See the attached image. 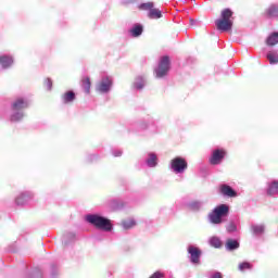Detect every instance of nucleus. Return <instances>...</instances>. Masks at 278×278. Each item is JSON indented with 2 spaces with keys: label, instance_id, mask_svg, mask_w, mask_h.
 Listing matches in <instances>:
<instances>
[{
  "label": "nucleus",
  "instance_id": "16",
  "mask_svg": "<svg viewBox=\"0 0 278 278\" xmlns=\"http://www.w3.org/2000/svg\"><path fill=\"white\" fill-rule=\"evenodd\" d=\"M162 12L161 10H159L157 8H154V3H153V7L151 8L148 16L149 18H162Z\"/></svg>",
  "mask_w": 278,
  "mask_h": 278
},
{
  "label": "nucleus",
  "instance_id": "2",
  "mask_svg": "<svg viewBox=\"0 0 278 278\" xmlns=\"http://www.w3.org/2000/svg\"><path fill=\"white\" fill-rule=\"evenodd\" d=\"M86 220L99 229H105L106 231L112 229L110 219H106V217H101V215H87Z\"/></svg>",
  "mask_w": 278,
  "mask_h": 278
},
{
  "label": "nucleus",
  "instance_id": "12",
  "mask_svg": "<svg viewBox=\"0 0 278 278\" xmlns=\"http://www.w3.org/2000/svg\"><path fill=\"white\" fill-rule=\"evenodd\" d=\"M264 15L267 17V18H275L278 16V5H269V8H267V10H265V13Z\"/></svg>",
  "mask_w": 278,
  "mask_h": 278
},
{
  "label": "nucleus",
  "instance_id": "33",
  "mask_svg": "<svg viewBox=\"0 0 278 278\" xmlns=\"http://www.w3.org/2000/svg\"><path fill=\"white\" fill-rule=\"evenodd\" d=\"M236 229H237V226H235V224H230L228 226V231H236Z\"/></svg>",
  "mask_w": 278,
  "mask_h": 278
},
{
  "label": "nucleus",
  "instance_id": "3",
  "mask_svg": "<svg viewBox=\"0 0 278 278\" xmlns=\"http://www.w3.org/2000/svg\"><path fill=\"white\" fill-rule=\"evenodd\" d=\"M228 214L229 206H227V204H220L210 213L208 218L211 223H223V216H228Z\"/></svg>",
  "mask_w": 278,
  "mask_h": 278
},
{
  "label": "nucleus",
  "instance_id": "9",
  "mask_svg": "<svg viewBox=\"0 0 278 278\" xmlns=\"http://www.w3.org/2000/svg\"><path fill=\"white\" fill-rule=\"evenodd\" d=\"M29 106V102L26 98H16L12 102V109L13 111H18L21 112L23 109H27Z\"/></svg>",
  "mask_w": 278,
  "mask_h": 278
},
{
  "label": "nucleus",
  "instance_id": "4",
  "mask_svg": "<svg viewBox=\"0 0 278 278\" xmlns=\"http://www.w3.org/2000/svg\"><path fill=\"white\" fill-rule=\"evenodd\" d=\"M170 71V56L164 55L161 56L159 61V67L155 70V75L159 78H162L163 76H166Z\"/></svg>",
  "mask_w": 278,
  "mask_h": 278
},
{
  "label": "nucleus",
  "instance_id": "6",
  "mask_svg": "<svg viewBox=\"0 0 278 278\" xmlns=\"http://www.w3.org/2000/svg\"><path fill=\"white\" fill-rule=\"evenodd\" d=\"M226 154L227 152L224 149L214 150L210 157L211 165H219L224 161Z\"/></svg>",
  "mask_w": 278,
  "mask_h": 278
},
{
  "label": "nucleus",
  "instance_id": "22",
  "mask_svg": "<svg viewBox=\"0 0 278 278\" xmlns=\"http://www.w3.org/2000/svg\"><path fill=\"white\" fill-rule=\"evenodd\" d=\"M147 164L149 167H155V165H157L156 154H150L149 159L147 160Z\"/></svg>",
  "mask_w": 278,
  "mask_h": 278
},
{
  "label": "nucleus",
  "instance_id": "19",
  "mask_svg": "<svg viewBox=\"0 0 278 278\" xmlns=\"http://www.w3.org/2000/svg\"><path fill=\"white\" fill-rule=\"evenodd\" d=\"M142 31H143L142 25H135V27L130 29V34L131 36H134V38H138L139 36H141Z\"/></svg>",
  "mask_w": 278,
  "mask_h": 278
},
{
  "label": "nucleus",
  "instance_id": "31",
  "mask_svg": "<svg viewBox=\"0 0 278 278\" xmlns=\"http://www.w3.org/2000/svg\"><path fill=\"white\" fill-rule=\"evenodd\" d=\"M150 278H164V273H161L160 270H156V273H153Z\"/></svg>",
  "mask_w": 278,
  "mask_h": 278
},
{
  "label": "nucleus",
  "instance_id": "27",
  "mask_svg": "<svg viewBox=\"0 0 278 278\" xmlns=\"http://www.w3.org/2000/svg\"><path fill=\"white\" fill-rule=\"evenodd\" d=\"M154 3L153 2H148V3H141V5L139 7L140 10H150L153 8Z\"/></svg>",
  "mask_w": 278,
  "mask_h": 278
},
{
  "label": "nucleus",
  "instance_id": "15",
  "mask_svg": "<svg viewBox=\"0 0 278 278\" xmlns=\"http://www.w3.org/2000/svg\"><path fill=\"white\" fill-rule=\"evenodd\" d=\"M266 45L268 47H275L278 45V31H274V34H270L266 40Z\"/></svg>",
  "mask_w": 278,
  "mask_h": 278
},
{
  "label": "nucleus",
  "instance_id": "35",
  "mask_svg": "<svg viewBox=\"0 0 278 278\" xmlns=\"http://www.w3.org/2000/svg\"><path fill=\"white\" fill-rule=\"evenodd\" d=\"M123 152L121 150H117L114 152V156H122Z\"/></svg>",
  "mask_w": 278,
  "mask_h": 278
},
{
  "label": "nucleus",
  "instance_id": "32",
  "mask_svg": "<svg viewBox=\"0 0 278 278\" xmlns=\"http://www.w3.org/2000/svg\"><path fill=\"white\" fill-rule=\"evenodd\" d=\"M210 278H223V273H219V271L214 273L213 275H211Z\"/></svg>",
  "mask_w": 278,
  "mask_h": 278
},
{
  "label": "nucleus",
  "instance_id": "7",
  "mask_svg": "<svg viewBox=\"0 0 278 278\" xmlns=\"http://www.w3.org/2000/svg\"><path fill=\"white\" fill-rule=\"evenodd\" d=\"M112 85H113L112 78H110V76H104V77L101 78V80L98 83V85H97V90H98V91H101L102 93H105V92L110 91Z\"/></svg>",
  "mask_w": 278,
  "mask_h": 278
},
{
  "label": "nucleus",
  "instance_id": "13",
  "mask_svg": "<svg viewBox=\"0 0 278 278\" xmlns=\"http://www.w3.org/2000/svg\"><path fill=\"white\" fill-rule=\"evenodd\" d=\"M12 64H13L12 56H7V55L0 56V66H2V68H9V66H12Z\"/></svg>",
  "mask_w": 278,
  "mask_h": 278
},
{
  "label": "nucleus",
  "instance_id": "14",
  "mask_svg": "<svg viewBox=\"0 0 278 278\" xmlns=\"http://www.w3.org/2000/svg\"><path fill=\"white\" fill-rule=\"evenodd\" d=\"M239 247L240 242H238V240H235L233 238H228V240H226V249H228L229 251L239 249Z\"/></svg>",
  "mask_w": 278,
  "mask_h": 278
},
{
  "label": "nucleus",
  "instance_id": "5",
  "mask_svg": "<svg viewBox=\"0 0 278 278\" xmlns=\"http://www.w3.org/2000/svg\"><path fill=\"white\" fill-rule=\"evenodd\" d=\"M170 167L176 174H184L188 169V162L181 156H176L170 161Z\"/></svg>",
  "mask_w": 278,
  "mask_h": 278
},
{
  "label": "nucleus",
  "instance_id": "30",
  "mask_svg": "<svg viewBox=\"0 0 278 278\" xmlns=\"http://www.w3.org/2000/svg\"><path fill=\"white\" fill-rule=\"evenodd\" d=\"M190 208L191 211H199L201 208L200 202H191Z\"/></svg>",
  "mask_w": 278,
  "mask_h": 278
},
{
  "label": "nucleus",
  "instance_id": "21",
  "mask_svg": "<svg viewBox=\"0 0 278 278\" xmlns=\"http://www.w3.org/2000/svg\"><path fill=\"white\" fill-rule=\"evenodd\" d=\"M27 200H28V195H26L25 193H22L21 195H18V198H16L15 202L17 206H23L24 204L27 203Z\"/></svg>",
  "mask_w": 278,
  "mask_h": 278
},
{
  "label": "nucleus",
  "instance_id": "10",
  "mask_svg": "<svg viewBox=\"0 0 278 278\" xmlns=\"http://www.w3.org/2000/svg\"><path fill=\"white\" fill-rule=\"evenodd\" d=\"M219 191L222 195H225L227 198H237L238 193L230 187L229 185H220Z\"/></svg>",
  "mask_w": 278,
  "mask_h": 278
},
{
  "label": "nucleus",
  "instance_id": "20",
  "mask_svg": "<svg viewBox=\"0 0 278 278\" xmlns=\"http://www.w3.org/2000/svg\"><path fill=\"white\" fill-rule=\"evenodd\" d=\"M210 244L212 247H215L216 249H219L223 244L220 238H218L217 236H213L211 239H210Z\"/></svg>",
  "mask_w": 278,
  "mask_h": 278
},
{
  "label": "nucleus",
  "instance_id": "17",
  "mask_svg": "<svg viewBox=\"0 0 278 278\" xmlns=\"http://www.w3.org/2000/svg\"><path fill=\"white\" fill-rule=\"evenodd\" d=\"M81 85H83V88L85 89L86 93H90L91 80H90L89 76H85L81 78Z\"/></svg>",
  "mask_w": 278,
  "mask_h": 278
},
{
  "label": "nucleus",
  "instance_id": "18",
  "mask_svg": "<svg viewBox=\"0 0 278 278\" xmlns=\"http://www.w3.org/2000/svg\"><path fill=\"white\" fill-rule=\"evenodd\" d=\"M277 193H278V180H274L268 187L267 194L277 195Z\"/></svg>",
  "mask_w": 278,
  "mask_h": 278
},
{
  "label": "nucleus",
  "instance_id": "29",
  "mask_svg": "<svg viewBox=\"0 0 278 278\" xmlns=\"http://www.w3.org/2000/svg\"><path fill=\"white\" fill-rule=\"evenodd\" d=\"M247 268H251L250 262H242L239 264V270H245Z\"/></svg>",
  "mask_w": 278,
  "mask_h": 278
},
{
  "label": "nucleus",
  "instance_id": "28",
  "mask_svg": "<svg viewBox=\"0 0 278 278\" xmlns=\"http://www.w3.org/2000/svg\"><path fill=\"white\" fill-rule=\"evenodd\" d=\"M264 229V226H252V230L254 233H263Z\"/></svg>",
  "mask_w": 278,
  "mask_h": 278
},
{
  "label": "nucleus",
  "instance_id": "24",
  "mask_svg": "<svg viewBox=\"0 0 278 278\" xmlns=\"http://www.w3.org/2000/svg\"><path fill=\"white\" fill-rule=\"evenodd\" d=\"M267 60L269 64H278V53H267Z\"/></svg>",
  "mask_w": 278,
  "mask_h": 278
},
{
  "label": "nucleus",
  "instance_id": "25",
  "mask_svg": "<svg viewBox=\"0 0 278 278\" xmlns=\"http://www.w3.org/2000/svg\"><path fill=\"white\" fill-rule=\"evenodd\" d=\"M23 117H24V113L16 111V113H13V115H11V121L20 122L21 119H23Z\"/></svg>",
  "mask_w": 278,
  "mask_h": 278
},
{
  "label": "nucleus",
  "instance_id": "26",
  "mask_svg": "<svg viewBox=\"0 0 278 278\" xmlns=\"http://www.w3.org/2000/svg\"><path fill=\"white\" fill-rule=\"evenodd\" d=\"M43 86L46 87V89H52L53 87L52 78H45Z\"/></svg>",
  "mask_w": 278,
  "mask_h": 278
},
{
  "label": "nucleus",
  "instance_id": "23",
  "mask_svg": "<svg viewBox=\"0 0 278 278\" xmlns=\"http://www.w3.org/2000/svg\"><path fill=\"white\" fill-rule=\"evenodd\" d=\"M135 225H137V222H135V219H124V222H122V226L124 227V229H130L131 227H135Z\"/></svg>",
  "mask_w": 278,
  "mask_h": 278
},
{
  "label": "nucleus",
  "instance_id": "11",
  "mask_svg": "<svg viewBox=\"0 0 278 278\" xmlns=\"http://www.w3.org/2000/svg\"><path fill=\"white\" fill-rule=\"evenodd\" d=\"M61 98L65 104H68L70 102H74V100H76V93L73 90H68L62 93Z\"/></svg>",
  "mask_w": 278,
  "mask_h": 278
},
{
  "label": "nucleus",
  "instance_id": "8",
  "mask_svg": "<svg viewBox=\"0 0 278 278\" xmlns=\"http://www.w3.org/2000/svg\"><path fill=\"white\" fill-rule=\"evenodd\" d=\"M188 252L190 253V260L193 264H200L201 262V249H199V247H189L188 248Z\"/></svg>",
  "mask_w": 278,
  "mask_h": 278
},
{
  "label": "nucleus",
  "instance_id": "1",
  "mask_svg": "<svg viewBox=\"0 0 278 278\" xmlns=\"http://www.w3.org/2000/svg\"><path fill=\"white\" fill-rule=\"evenodd\" d=\"M218 31H230L233 27V12L230 8H225L220 12V17L215 21Z\"/></svg>",
  "mask_w": 278,
  "mask_h": 278
},
{
  "label": "nucleus",
  "instance_id": "34",
  "mask_svg": "<svg viewBox=\"0 0 278 278\" xmlns=\"http://www.w3.org/2000/svg\"><path fill=\"white\" fill-rule=\"evenodd\" d=\"M143 86H144V83H136V87L138 89H142Z\"/></svg>",
  "mask_w": 278,
  "mask_h": 278
}]
</instances>
